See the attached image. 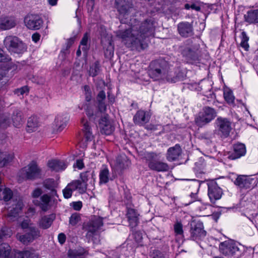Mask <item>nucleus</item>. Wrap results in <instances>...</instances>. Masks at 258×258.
<instances>
[{"instance_id":"f257e3e1","label":"nucleus","mask_w":258,"mask_h":258,"mask_svg":"<svg viewBox=\"0 0 258 258\" xmlns=\"http://www.w3.org/2000/svg\"><path fill=\"white\" fill-rule=\"evenodd\" d=\"M155 22L152 18L143 21L139 27L133 26L131 30L123 32L122 38L125 45L132 49L143 50L148 46L146 38L153 35Z\"/></svg>"},{"instance_id":"f03ea898","label":"nucleus","mask_w":258,"mask_h":258,"mask_svg":"<svg viewBox=\"0 0 258 258\" xmlns=\"http://www.w3.org/2000/svg\"><path fill=\"white\" fill-rule=\"evenodd\" d=\"M150 68L149 75L155 80H166L171 83H174L177 80V77L173 75L172 72L169 71V64L165 60L153 61Z\"/></svg>"},{"instance_id":"7ed1b4c3","label":"nucleus","mask_w":258,"mask_h":258,"mask_svg":"<svg viewBox=\"0 0 258 258\" xmlns=\"http://www.w3.org/2000/svg\"><path fill=\"white\" fill-rule=\"evenodd\" d=\"M105 92L104 91H100L96 98L98 110L95 112L93 110L94 106L90 103H86L81 107L79 106V108L81 110L84 109L87 115L89 117H93L94 116H95L94 118L99 117L106 109V105L105 103Z\"/></svg>"},{"instance_id":"20e7f679","label":"nucleus","mask_w":258,"mask_h":258,"mask_svg":"<svg viewBox=\"0 0 258 258\" xmlns=\"http://www.w3.org/2000/svg\"><path fill=\"white\" fill-rule=\"evenodd\" d=\"M100 36L101 43L104 49V56L106 58L111 61V66H112L111 59L113 57V45H112V36L109 35L105 26L100 25L98 29Z\"/></svg>"},{"instance_id":"39448f33","label":"nucleus","mask_w":258,"mask_h":258,"mask_svg":"<svg viewBox=\"0 0 258 258\" xmlns=\"http://www.w3.org/2000/svg\"><path fill=\"white\" fill-rule=\"evenodd\" d=\"M158 155L154 152H147L145 154L144 158L148 167L152 170L157 172L167 171L169 169L167 163L157 160Z\"/></svg>"},{"instance_id":"423d86ee","label":"nucleus","mask_w":258,"mask_h":258,"mask_svg":"<svg viewBox=\"0 0 258 258\" xmlns=\"http://www.w3.org/2000/svg\"><path fill=\"white\" fill-rule=\"evenodd\" d=\"M6 48L15 53L21 54L26 51V45L20 39L15 36H8L4 41Z\"/></svg>"},{"instance_id":"0eeeda50","label":"nucleus","mask_w":258,"mask_h":258,"mask_svg":"<svg viewBox=\"0 0 258 258\" xmlns=\"http://www.w3.org/2000/svg\"><path fill=\"white\" fill-rule=\"evenodd\" d=\"M103 225L102 218L94 216L84 226L83 229L87 231L86 237L89 241L94 242V238L98 235V230Z\"/></svg>"},{"instance_id":"6e6552de","label":"nucleus","mask_w":258,"mask_h":258,"mask_svg":"<svg viewBox=\"0 0 258 258\" xmlns=\"http://www.w3.org/2000/svg\"><path fill=\"white\" fill-rule=\"evenodd\" d=\"M41 170L35 162H31L21 170L22 176L28 180H35L41 177Z\"/></svg>"},{"instance_id":"1a4fd4ad","label":"nucleus","mask_w":258,"mask_h":258,"mask_svg":"<svg viewBox=\"0 0 258 258\" xmlns=\"http://www.w3.org/2000/svg\"><path fill=\"white\" fill-rule=\"evenodd\" d=\"M215 110L210 107H205L203 111L200 112L199 116L196 119V122L198 125L202 126L213 120L216 116Z\"/></svg>"},{"instance_id":"9d476101","label":"nucleus","mask_w":258,"mask_h":258,"mask_svg":"<svg viewBox=\"0 0 258 258\" xmlns=\"http://www.w3.org/2000/svg\"><path fill=\"white\" fill-rule=\"evenodd\" d=\"M190 232V237L193 240H201L206 235V232L204 230L203 224L200 221L192 220L191 221Z\"/></svg>"},{"instance_id":"9b49d317","label":"nucleus","mask_w":258,"mask_h":258,"mask_svg":"<svg viewBox=\"0 0 258 258\" xmlns=\"http://www.w3.org/2000/svg\"><path fill=\"white\" fill-rule=\"evenodd\" d=\"M181 53L188 60H197L199 58L198 47L192 44V41L188 39L185 46L182 47Z\"/></svg>"},{"instance_id":"f8f14e48","label":"nucleus","mask_w":258,"mask_h":258,"mask_svg":"<svg viewBox=\"0 0 258 258\" xmlns=\"http://www.w3.org/2000/svg\"><path fill=\"white\" fill-rule=\"evenodd\" d=\"M41 236L40 231L36 227H30L28 230H25V233L17 235L18 239L24 244H28Z\"/></svg>"},{"instance_id":"ddd939ff","label":"nucleus","mask_w":258,"mask_h":258,"mask_svg":"<svg viewBox=\"0 0 258 258\" xmlns=\"http://www.w3.org/2000/svg\"><path fill=\"white\" fill-rule=\"evenodd\" d=\"M24 23L28 29L38 30L42 27L43 21L39 15L30 14L25 17Z\"/></svg>"},{"instance_id":"4468645a","label":"nucleus","mask_w":258,"mask_h":258,"mask_svg":"<svg viewBox=\"0 0 258 258\" xmlns=\"http://www.w3.org/2000/svg\"><path fill=\"white\" fill-rule=\"evenodd\" d=\"M219 250L223 255L229 256L235 254L239 248L233 241L227 240L220 243Z\"/></svg>"},{"instance_id":"2eb2a0df","label":"nucleus","mask_w":258,"mask_h":258,"mask_svg":"<svg viewBox=\"0 0 258 258\" xmlns=\"http://www.w3.org/2000/svg\"><path fill=\"white\" fill-rule=\"evenodd\" d=\"M216 124L221 137L227 138L229 136L232 130L231 123L227 119L219 117L216 120Z\"/></svg>"},{"instance_id":"dca6fc26","label":"nucleus","mask_w":258,"mask_h":258,"mask_svg":"<svg viewBox=\"0 0 258 258\" xmlns=\"http://www.w3.org/2000/svg\"><path fill=\"white\" fill-rule=\"evenodd\" d=\"M222 193V189L216 183H213L208 185V196L211 202L214 203L215 201L220 199Z\"/></svg>"},{"instance_id":"f3484780","label":"nucleus","mask_w":258,"mask_h":258,"mask_svg":"<svg viewBox=\"0 0 258 258\" xmlns=\"http://www.w3.org/2000/svg\"><path fill=\"white\" fill-rule=\"evenodd\" d=\"M254 183V179L242 175H238L234 181V184L241 188H250Z\"/></svg>"},{"instance_id":"a211bd4d","label":"nucleus","mask_w":258,"mask_h":258,"mask_svg":"<svg viewBox=\"0 0 258 258\" xmlns=\"http://www.w3.org/2000/svg\"><path fill=\"white\" fill-rule=\"evenodd\" d=\"M42 185L46 191H48V194L51 195V197H58L56 190L58 184L54 179L47 178L45 179L42 182Z\"/></svg>"},{"instance_id":"6ab92c4d","label":"nucleus","mask_w":258,"mask_h":258,"mask_svg":"<svg viewBox=\"0 0 258 258\" xmlns=\"http://www.w3.org/2000/svg\"><path fill=\"white\" fill-rule=\"evenodd\" d=\"M126 215L129 222V226L131 229H133L139 224V214L134 209L127 208Z\"/></svg>"},{"instance_id":"aec40b11","label":"nucleus","mask_w":258,"mask_h":258,"mask_svg":"<svg viewBox=\"0 0 258 258\" xmlns=\"http://www.w3.org/2000/svg\"><path fill=\"white\" fill-rule=\"evenodd\" d=\"M55 197H51L49 194H45L40 197L39 200L34 201L35 205H37L43 211H46L49 207L51 200Z\"/></svg>"},{"instance_id":"412c9836","label":"nucleus","mask_w":258,"mask_h":258,"mask_svg":"<svg viewBox=\"0 0 258 258\" xmlns=\"http://www.w3.org/2000/svg\"><path fill=\"white\" fill-rule=\"evenodd\" d=\"M177 29L179 34L182 37H187L193 34L192 25L187 22L179 23Z\"/></svg>"},{"instance_id":"4be33fe9","label":"nucleus","mask_w":258,"mask_h":258,"mask_svg":"<svg viewBox=\"0 0 258 258\" xmlns=\"http://www.w3.org/2000/svg\"><path fill=\"white\" fill-rule=\"evenodd\" d=\"M182 152L180 146L178 144L174 147L169 148L166 154V158L169 161H173L177 160L181 155Z\"/></svg>"},{"instance_id":"5701e85b","label":"nucleus","mask_w":258,"mask_h":258,"mask_svg":"<svg viewBox=\"0 0 258 258\" xmlns=\"http://www.w3.org/2000/svg\"><path fill=\"white\" fill-rule=\"evenodd\" d=\"M67 115H58L55 117L54 121V131L60 132L66 127L68 121Z\"/></svg>"},{"instance_id":"b1692460","label":"nucleus","mask_w":258,"mask_h":258,"mask_svg":"<svg viewBox=\"0 0 258 258\" xmlns=\"http://www.w3.org/2000/svg\"><path fill=\"white\" fill-rule=\"evenodd\" d=\"M16 25V22L12 17H0V29L3 30H9L14 28Z\"/></svg>"},{"instance_id":"393cba45","label":"nucleus","mask_w":258,"mask_h":258,"mask_svg":"<svg viewBox=\"0 0 258 258\" xmlns=\"http://www.w3.org/2000/svg\"><path fill=\"white\" fill-rule=\"evenodd\" d=\"M120 13L126 14L133 7V0H115Z\"/></svg>"},{"instance_id":"a878e982","label":"nucleus","mask_w":258,"mask_h":258,"mask_svg":"<svg viewBox=\"0 0 258 258\" xmlns=\"http://www.w3.org/2000/svg\"><path fill=\"white\" fill-rule=\"evenodd\" d=\"M55 219V215L52 214L45 215L41 218L38 222V226L43 229L49 228Z\"/></svg>"},{"instance_id":"bb28decb","label":"nucleus","mask_w":258,"mask_h":258,"mask_svg":"<svg viewBox=\"0 0 258 258\" xmlns=\"http://www.w3.org/2000/svg\"><path fill=\"white\" fill-rule=\"evenodd\" d=\"M14 203L12 204V208L10 209L7 215L8 217L16 218L19 213L21 211L23 208V203L22 201H13Z\"/></svg>"},{"instance_id":"cd10ccee","label":"nucleus","mask_w":258,"mask_h":258,"mask_svg":"<svg viewBox=\"0 0 258 258\" xmlns=\"http://www.w3.org/2000/svg\"><path fill=\"white\" fill-rule=\"evenodd\" d=\"M99 181L100 185L107 183L110 180V173L108 167L106 165H102L99 171Z\"/></svg>"},{"instance_id":"c85d7f7f","label":"nucleus","mask_w":258,"mask_h":258,"mask_svg":"<svg viewBox=\"0 0 258 258\" xmlns=\"http://www.w3.org/2000/svg\"><path fill=\"white\" fill-rule=\"evenodd\" d=\"M48 166L52 170L55 171H59L64 170L67 164L63 161L52 160L48 163Z\"/></svg>"},{"instance_id":"c756f323","label":"nucleus","mask_w":258,"mask_h":258,"mask_svg":"<svg viewBox=\"0 0 258 258\" xmlns=\"http://www.w3.org/2000/svg\"><path fill=\"white\" fill-rule=\"evenodd\" d=\"M234 152L231 155L232 159H235L245 155L246 153V148L244 144L242 143H237L233 145Z\"/></svg>"},{"instance_id":"7c9ffc66","label":"nucleus","mask_w":258,"mask_h":258,"mask_svg":"<svg viewBox=\"0 0 258 258\" xmlns=\"http://www.w3.org/2000/svg\"><path fill=\"white\" fill-rule=\"evenodd\" d=\"M14 158L13 153L7 152H0V167L7 166L11 162Z\"/></svg>"},{"instance_id":"2f4dec72","label":"nucleus","mask_w":258,"mask_h":258,"mask_svg":"<svg viewBox=\"0 0 258 258\" xmlns=\"http://www.w3.org/2000/svg\"><path fill=\"white\" fill-rule=\"evenodd\" d=\"M68 186L73 191L77 190L80 194H84L86 191V186L84 183H81L80 180H74L68 184Z\"/></svg>"},{"instance_id":"473e14b6","label":"nucleus","mask_w":258,"mask_h":258,"mask_svg":"<svg viewBox=\"0 0 258 258\" xmlns=\"http://www.w3.org/2000/svg\"><path fill=\"white\" fill-rule=\"evenodd\" d=\"M12 120L14 126L16 127H19L24 122L22 112L18 109H15L12 116Z\"/></svg>"},{"instance_id":"72a5a7b5","label":"nucleus","mask_w":258,"mask_h":258,"mask_svg":"<svg viewBox=\"0 0 258 258\" xmlns=\"http://www.w3.org/2000/svg\"><path fill=\"white\" fill-rule=\"evenodd\" d=\"M39 125V122L36 116L33 115L29 117L27 121V130L28 132L35 131Z\"/></svg>"},{"instance_id":"f704fd0d","label":"nucleus","mask_w":258,"mask_h":258,"mask_svg":"<svg viewBox=\"0 0 258 258\" xmlns=\"http://www.w3.org/2000/svg\"><path fill=\"white\" fill-rule=\"evenodd\" d=\"M81 123L83 124L82 131L84 134V136L87 141H91L93 139V135L91 131V127L87 121L84 118L81 120Z\"/></svg>"},{"instance_id":"c9c22d12","label":"nucleus","mask_w":258,"mask_h":258,"mask_svg":"<svg viewBox=\"0 0 258 258\" xmlns=\"http://www.w3.org/2000/svg\"><path fill=\"white\" fill-rule=\"evenodd\" d=\"M246 22L249 23H258V10H252L247 12L244 15Z\"/></svg>"},{"instance_id":"e433bc0d","label":"nucleus","mask_w":258,"mask_h":258,"mask_svg":"<svg viewBox=\"0 0 258 258\" xmlns=\"http://www.w3.org/2000/svg\"><path fill=\"white\" fill-rule=\"evenodd\" d=\"M99 124L102 125V133L105 135H110L112 133L111 129H108V127L109 124V117L108 115H105L104 117H102L101 118Z\"/></svg>"},{"instance_id":"4c0bfd02","label":"nucleus","mask_w":258,"mask_h":258,"mask_svg":"<svg viewBox=\"0 0 258 258\" xmlns=\"http://www.w3.org/2000/svg\"><path fill=\"white\" fill-rule=\"evenodd\" d=\"M134 121L137 124H143L149 121V118L146 116L144 111H138L134 117Z\"/></svg>"},{"instance_id":"58836bf2","label":"nucleus","mask_w":258,"mask_h":258,"mask_svg":"<svg viewBox=\"0 0 258 258\" xmlns=\"http://www.w3.org/2000/svg\"><path fill=\"white\" fill-rule=\"evenodd\" d=\"M0 258H13L8 244L4 243L0 245Z\"/></svg>"},{"instance_id":"ea45409f","label":"nucleus","mask_w":258,"mask_h":258,"mask_svg":"<svg viewBox=\"0 0 258 258\" xmlns=\"http://www.w3.org/2000/svg\"><path fill=\"white\" fill-rule=\"evenodd\" d=\"M100 72V63L98 61H97L90 66L89 70V74L90 76L95 77L98 75Z\"/></svg>"},{"instance_id":"a19ab883","label":"nucleus","mask_w":258,"mask_h":258,"mask_svg":"<svg viewBox=\"0 0 258 258\" xmlns=\"http://www.w3.org/2000/svg\"><path fill=\"white\" fill-rule=\"evenodd\" d=\"M17 258H38V255H36L33 251L30 250H25L23 251H19L17 253Z\"/></svg>"},{"instance_id":"79ce46f5","label":"nucleus","mask_w":258,"mask_h":258,"mask_svg":"<svg viewBox=\"0 0 258 258\" xmlns=\"http://www.w3.org/2000/svg\"><path fill=\"white\" fill-rule=\"evenodd\" d=\"M13 234L12 230L7 226H3L0 230V240L4 237H10Z\"/></svg>"},{"instance_id":"37998d69","label":"nucleus","mask_w":258,"mask_h":258,"mask_svg":"<svg viewBox=\"0 0 258 258\" xmlns=\"http://www.w3.org/2000/svg\"><path fill=\"white\" fill-rule=\"evenodd\" d=\"M10 124V120L7 115L3 114L0 117V128L5 129Z\"/></svg>"},{"instance_id":"c03bdc74","label":"nucleus","mask_w":258,"mask_h":258,"mask_svg":"<svg viewBox=\"0 0 258 258\" xmlns=\"http://www.w3.org/2000/svg\"><path fill=\"white\" fill-rule=\"evenodd\" d=\"M224 97L225 101L228 104H233L234 102V97L233 95L232 92L230 90H226L224 92Z\"/></svg>"},{"instance_id":"a18cd8bd","label":"nucleus","mask_w":258,"mask_h":258,"mask_svg":"<svg viewBox=\"0 0 258 258\" xmlns=\"http://www.w3.org/2000/svg\"><path fill=\"white\" fill-rule=\"evenodd\" d=\"M249 38L246 35L245 32L241 33V42L240 43V46L243 47L245 50H248L249 48V45L248 44V41Z\"/></svg>"},{"instance_id":"49530a36","label":"nucleus","mask_w":258,"mask_h":258,"mask_svg":"<svg viewBox=\"0 0 258 258\" xmlns=\"http://www.w3.org/2000/svg\"><path fill=\"white\" fill-rule=\"evenodd\" d=\"M81 220L80 214L74 213L70 217L69 223L72 226H75Z\"/></svg>"},{"instance_id":"de8ad7c7","label":"nucleus","mask_w":258,"mask_h":258,"mask_svg":"<svg viewBox=\"0 0 258 258\" xmlns=\"http://www.w3.org/2000/svg\"><path fill=\"white\" fill-rule=\"evenodd\" d=\"M174 231L176 235H182L183 226L181 222L177 221L174 225Z\"/></svg>"},{"instance_id":"09e8293b","label":"nucleus","mask_w":258,"mask_h":258,"mask_svg":"<svg viewBox=\"0 0 258 258\" xmlns=\"http://www.w3.org/2000/svg\"><path fill=\"white\" fill-rule=\"evenodd\" d=\"M29 88L27 86H24L20 88H18L14 91L15 94L18 96L23 95L24 94H27L29 92Z\"/></svg>"},{"instance_id":"8fccbe9b","label":"nucleus","mask_w":258,"mask_h":258,"mask_svg":"<svg viewBox=\"0 0 258 258\" xmlns=\"http://www.w3.org/2000/svg\"><path fill=\"white\" fill-rule=\"evenodd\" d=\"M74 40L73 38H70L68 40L66 43V47L61 50V53H63L64 55L69 53V49L74 43Z\"/></svg>"},{"instance_id":"3c124183","label":"nucleus","mask_w":258,"mask_h":258,"mask_svg":"<svg viewBox=\"0 0 258 258\" xmlns=\"http://www.w3.org/2000/svg\"><path fill=\"white\" fill-rule=\"evenodd\" d=\"M89 175V172L86 171L82 172L80 174V178L81 179V183H84L87 188V181L88 180V176Z\"/></svg>"},{"instance_id":"603ef678","label":"nucleus","mask_w":258,"mask_h":258,"mask_svg":"<svg viewBox=\"0 0 258 258\" xmlns=\"http://www.w3.org/2000/svg\"><path fill=\"white\" fill-rule=\"evenodd\" d=\"M11 60V57L0 48V62H8Z\"/></svg>"},{"instance_id":"864d4df0","label":"nucleus","mask_w":258,"mask_h":258,"mask_svg":"<svg viewBox=\"0 0 258 258\" xmlns=\"http://www.w3.org/2000/svg\"><path fill=\"white\" fill-rule=\"evenodd\" d=\"M73 192V191L67 185L62 190L63 197L67 199L70 198L72 196Z\"/></svg>"},{"instance_id":"5fc2aeb1","label":"nucleus","mask_w":258,"mask_h":258,"mask_svg":"<svg viewBox=\"0 0 258 258\" xmlns=\"http://www.w3.org/2000/svg\"><path fill=\"white\" fill-rule=\"evenodd\" d=\"M152 258H165L164 254L160 250L154 249L151 254Z\"/></svg>"},{"instance_id":"6e6d98bb","label":"nucleus","mask_w":258,"mask_h":258,"mask_svg":"<svg viewBox=\"0 0 258 258\" xmlns=\"http://www.w3.org/2000/svg\"><path fill=\"white\" fill-rule=\"evenodd\" d=\"M131 230L135 240L138 242H140L142 239V233L139 231H136L135 228Z\"/></svg>"},{"instance_id":"4d7b16f0","label":"nucleus","mask_w":258,"mask_h":258,"mask_svg":"<svg viewBox=\"0 0 258 258\" xmlns=\"http://www.w3.org/2000/svg\"><path fill=\"white\" fill-rule=\"evenodd\" d=\"M86 44H90L89 35L87 33H86L84 34L83 37L81 40L79 46L85 45Z\"/></svg>"},{"instance_id":"13d9d810","label":"nucleus","mask_w":258,"mask_h":258,"mask_svg":"<svg viewBox=\"0 0 258 258\" xmlns=\"http://www.w3.org/2000/svg\"><path fill=\"white\" fill-rule=\"evenodd\" d=\"M71 206L76 211H80L82 208V202L81 201L73 202L71 204Z\"/></svg>"},{"instance_id":"bf43d9fd","label":"nucleus","mask_w":258,"mask_h":258,"mask_svg":"<svg viewBox=\"0 0 258 258\" xmlns=\"http://www.w3.org/2000/svg\"><path fill=\"white\" fill-rule=\"evenodd\" d=\"M42 194V190L40 188H35L32 193V196L34 198L39 197Z\"/></svg>"},{"instance_id":"052dcab7","label":"nucleus","mask_w":258,"mask_h":258,"mask_svg":"<svg viewBox=\"0 0 258 258\" xmlns=\"http://www.w3.org/2000/svg\"><path fill=\"white\" fill-rule=\"evenodd\" d=\"M74 167L78 168L79 169H82L84 167V164L83 160L79 159L77 160L76 163L74 165Z\"/></svg>"},{"instance_id":"680f3d73","label":"nucleus","mask_w":258,"mask_h":258,"mask_svg":"<svg viewBox=\"0 0 258 258\" xmlns=\"http://www.w3.org/2000/svg\"><path fill=\"white\" fill-rule=\"evenodd\" d=\"M58 240L61 244H63L66 240V235L63 233H59L58 235Z\"/></svg>"},{"instance_id":"e2e57ef3","label":"nucleus","mask_w":258,"mask_h":258,"mask_svg":"<svg viewBox=\"0 0 258 258\" xmlns=\"http://www.w3.org/2000/svg\"><path fill=\"white\" fill-rule=\"evenodd\" d=\"M20 226L23 229H26V230H28L29 228L30 227L29 226V223L26 220L22 221L20 224Z\"/></svg>"},{"instance_id":"0e129e2a","label":"nucleus","mask_w":258,"mask_h":258,"mask_svg":"<svg viewBox=\"0 0 258 258\" xmlns=\"http://www.w3.org/2000/svg\"><path fill=\"white\" fill-rule=\"evenodd\" d=\"M40 38V35L38 33H35L32 36V40L37 43L39 40Z\"/></svg>"},{"instance_id":"69168bd1","label":"nucleus","mask_w":258,"mask_h":258,"mask_svg":"<svg viewBox=\"0 0 258 258\" xmlns=\"http://www.w3.org/2000/svg\"><path fill=\"white\" fill-rule=\"evenodd\" d=\"M90 48V44H86L85 45H81V49L83 51L85 55H87V52Z\"/></svg>"},{"instance_id":"338daca9","label":"nucleus","mask_w":258,"mask_h":258,"mask_svg":"<svg viewBox=\"0 0 258 258\" xmlns=\"http://www.w3.org/2000/svg\"><path fill=\"white\" fill-rule=\"evenodd\" d=\"M58 0H47L48 3L51 6H54L57 5Z\"/></svg>"},{"instance_id":"774afa93","label":"nucleus","mask_w":258,"mask_h":258,"mask_svg":"<svg viewBox=\"0 0 258 258\" xmlns=\"http://www.w3.org/2000/svg\"><path fill=\"white\" fill-rule=\"evenodd\" d=\"M190 8L195 10L197 11H200L201 10V7L200 6H197L196 4H192L190 6Z\"/></svg>"}]
</instances>
